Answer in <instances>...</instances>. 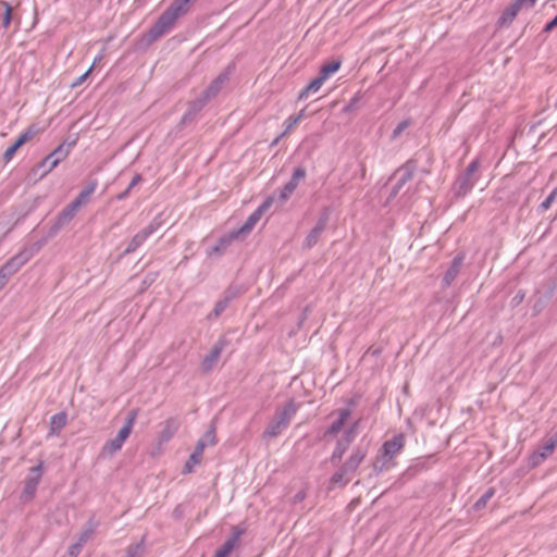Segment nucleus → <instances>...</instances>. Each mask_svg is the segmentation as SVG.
<instances>
[{
  "mask_svg": "<svg viewBox=\"0 0 557 557\" xmlns=\"http://www.w3.org/2000/svg\"><path fill=\"white\" fill-rule=\"evenodd\" d=\"M194 1L195 0H175L174 3L159 17L157 23L144 36L143 40L149 45L168 33L173 27L176 20L188 12Z\"/></svg>",
  "mask_w": 557,
  "mask_h": 557,
  "instance_id": "obj_1",
  "label": "nucleus"
},
{
  "mask_svg": "<svg viewBox=\"0 0 557 557\" xmlns=\"http://www.w3.org/2000/svg\"><path fill=\"white\" fill-rule=\"evenodd\" d=\"M135 420H136V412L133 411L129 414V417L127 418L125 424L119 431L117 435L114 438L108 441L103 445V447H102V454L103 455L112 456V455H114L115 453H117L122 448L123 444L125 443V441L127 440V437L132 433Z\"/></svg>",
  "mask_w": 557,
  "mask_h": 557,
  "instance_id": "obj_2",
  "label": "nucleus"
},
{
  "mask_svg": "<svg viewBox=\"0 0 557 557\" xmlns=\"http://www.w3.org/2000/svg\"><path fill=\"white\" fill-rule=\"evenodd\" d=\"M341 60H333L323 64L319 76L309 83V85L300 92L299 97L306 98L310 92H317L329 77L341 69Z\"/></svg>",
  "mask_w": 557,
  "mask_h": 557,
  "instance_id": "obj_3",
  "label": "nucleus"
},
{
  "mask_svg": "<svg viewBox=\"0 0 557 557\" xmlns=\"http://www.w3.org/2000/svg\"><path fill=\"white\" fill-rule=\"evenodd\" d=\"M42 475V466L41 463L30 468L29 474L24 481V487L21 493V499L23 502H29L34 498L36 494L37 486L41 480Z\"/></svg>",
  "mask_w": 557,
  "mask_h": 557,
  "instance_id": "obj_4",
  "label": "nucleus"
},
{
  "mask_svg": "<svg viewBox=\"0 0 557 557\" xmlns=\"http://www.w3.org/2000/svg\"><path fill=\"white\" fill-rule=\"evenodd\" d=\"M28 259L29 255L22 252L13 257L0 269V289L4 287L8 277L17 272L20 268L28 261Z\"/></svg>",
  "mask_w": 557,
  "mask_h": 557,
  "instance_id": "obj_5",
  "label": "nucleus"
},
{
  "mask_svg": "<svg viewBox=\"0 0 557 557\" xmlns=\"http://www.w3.org/2000/svg\"><path fill=\"white\" fill-rule=\"evenodd\" d=\"M245 533V528L234 527L230 539L216 550L214 557H228L235 546L238 544L240 536Z\"/></svg>",
  "mask_w": 557,
  "mask_h": 557,
  "instance_id": "obj_6",
  "label": "nucleus"
},
{
  "mask_svg": "<svg viewBox=\"0 0 557 557\" xmlns=\"http://www.w3.org/2000/svg\"><path fill=\"white\" fill-rule=\"evenodd\" d=\"M35 135V132L32 129H27L26 132L22 133L18 138L15 140V143L10 146L3 153V161L5 163L10 162L16 151L28 140H30Z\"/></svg>",
  "mask_w": 557,
  "mask_h": 557,
  "instance_id": "obj_7",
  "label": "nucleus"
},
{
  "mask_svg": "<svg viewBox=\"0 0 557 557\" xmlns=\"http://www.w3.org/2000/svg\"><path fill=\"white\" fill-rule=\"evenodd\" d=\"M206 447L207 443L205 440H199L194 453L190 455L189 459L184 466L183 473H191L194 471V468L200 463Z\"/></svg>",
  "mask_w": 557,
  "mask_h": 557,
  "instance_id": "obj_8",
  "label": "nucleus"
},
{
  "mask_svg": "<svg viewBox=\"0 0 557 557\" xmlns=\"http://www.w3.org/2000/svg\"><path fill=\"white\" fill-rule=\"evenodd\" d=\"M178 429V424L174 419H168L161 424V430L158 434V445L162 446L169 442Z\"/></svg>",
  "mask_w": 557,
  "mask_h": 557,
  "instance_id": "obj_9",
  "label": "nucleus"
},
{
  "mask_svg": "<svg viewBox=\"0 0 557 557\" xmlns=\"http://www.w3.org/2000/svg\"><path fill=\"white\" fill-rule=\"evenodd\" d=\"M298 410V406L293 400L287 401L284 406L276 410L274 419L280 421L284 425H288L292 418Z\"/></svg>",
  "mask_w": 557,
  "mask_h": 557,
  "instance_id": "obj_10",
  "label": "nucleus"
},
{
  "mask_svg": "<svg viewBox=\"0 0 557 557\" xmlns=\"http://www.w3.org/2000/svg\"><path fill=\"white\" fill-rule=\"evenodd\" d=\"M222 352V348L219 346H214L210 349L208 355L201 361V370L203 372H209L216 364L220 355Z\"/></svg>",
  "mask_w": 557,
  "mask_h": 557,
  "instance_id": "obj_11",
  "label": "nucleus"
},
{
  "mask_svg": "<svg viewBox=\"0 0 557 557\" xmlns=\"http://www.w3.org/2000/svg\"><path fill=\"white\" fill-rule=\"evenodd\" d=\"M349 417V409H341L338 411V418L332 423V425L326 431L325 435H337L342 431L343 426L345 425Z\"/></svg>",
  "mask_w": 557,
  "mask_h": 557,
  "instance_id": "obj_12",
  "label": "nucleus"
},
{
  "mask_svg": "<svg viewBox=\"0 0 557 557\" xmlns=\"http://www.w3.org/2000/svg\"><path fill=\"white\" fill-rule=\"evenodd\" d=\"M405 438L403 434L395 435L391 441L385 443V457L394 456L404 447Z\"/></svg>",
  "mask_w": 557,
  "mask_h": 557,
  "instance_id": "obj_13",
  "label": "nucleus"
},
{
  "mask_svg": "<svg viewBox=\"0 0 557 557\" xmlns=\"http://www.w3.org/2000/svg\"><path fill=\"white\" fill-rule=\"evenodd\" d=\"M154 232V227L152 225L147 226L146 228L138 232L129 243L127 251H133L137 247H139L152 233Z\"/></svg>",
  "mask_w": 557,
  "mask_h": 557,
  "instance_id": "obj_14",
  "label": "nucleus"
},
{
  "mask_svg": "<svg viewBox=\"0 0 557 557\" xmlns=\"http://www.w3.org/2000/svg\"><path fill=\"white\" fill-rule=\"evenodd\" d=\"M74 145L75 141L70 143L67 146L65 144H61L44 159L41 165H46L48 161H50V159H53L55 156L57 158H61V160L65 159L69 156L71 149L74 147Z\"/></svg>",
  "mask_w": 557,
  "mask_h": 557,
  "instance_id": "obj_15",
  "label": "nucleus"
},
{
  "mask_svg": "<svg viewBox=\"0 0 557 557\" xmlns=\"http://www.w3.org/2000/svg\"><path fill=\"white\" fill-rule=\"evenodd\" d=\"M529 0H516L513 4H511L502 15L500 22L504 24L511 23L517 16L520 8Z\"/></svg>",
  "mask_w": 557,
  "mask_h": 557,
  "instance_id": "obj_16",
  "label": "nucleus"
},
{
  "mask_svg": "<svg viewBox=\"0 0 557 557\" xmlns=\"http://www.w3.org/2000/svg\"><path fill=\"white\" fill-rule=\"evenodd\" d=\"M67 416L65 412H59L50 419V434L58 435L61 430L66 425Z\"/></svg>",
  "mask_w": 557,
  "mask_h": 557,
  "instance_id": "obj_17",
  "label": "nucleus"
},
{
  "mask_svg": "<svg viewBox=\"0 0 557 557\" xmlns=\"http://www.w3.org/2000/svg\"><path fill=\"white\" fill-rule=\"evenodd\" d=\"M96 186H97V183L94 182L87 189L79 193L77 198L72 202V213L77 212L79 207L85 205L88 201L90 195L96 189Z\"/></svg>",
  "mask_w": 557,
  "mask_h": 557,
  "instance_id": "obj_18",
  "label": "nucleus"
},
{
  "mask_svg": "<svg viewBox=\"0 0 557 557\" xmlns=\"http://www.w3.org/2000/svg\"><path fill=\"white\" fill-rule=\"evenodd\" d=\"M324 227H325L324 222H320L310 231V233L308 234V236L306 237V239L304 242V245L306 248H311L319 242V238H320Z\"/></svg>",
  "mask_w": 557,
  "mask_h": 557,
  "instance_id": "obj_19",
  "label": "nucleus"
},
{
  "mask_svg": "<svg viewBox=\"0 0 557 557\" xmlns=\"http://www.w3.org/2000/svg\"><path fill=\"white\" fill-rule=\"evenodd\" d=\"M262 216L260 215V212H257L256 210L248 216L246 222L242 225L239 230H237L238 234L240 236H245L249 234L256 224L260 221Z\"/></svg>",
  "mask_w": 557,
  "mask_h": 557,
  "instance_id": "obj_20",
  "label": "nucleus"
},
{
  "mask_svg": "<svg viewBox=\"0 0 557 557\" xmlns=\"http://www.w3.org/2000/svg\"><path fill=\"white\" fill-rule=\"evenodd\" d=\"M240 235L237 231L231 232L219 239V244L216 247L212 248L211 253H220L227 246H230L235 239H237Z\"/></svg>",
  "mask_w": 557,
  "mask_h": 557,
  "instance_id": "obj_21",
  "label": "nucleus"
},
{
  "mask_svg": "<svg viewBox=\"0 0 557 557\" xmlns=\"http://www.w3.org/2000/svg\"><path fill=\"white\" fill-rule=\"evenodd\" d=\"M348 473V466H344L341 470L335 472L330 480L331 487L334 488L336 486H343L347 484L349 481V479L347 478Z\"/></svg>",
  "mask_w": 557,
  "mask_h": 557,
  "instance_id": "obj_22",
  "label": "nucleus"
},
{
  "mask_svg": "<svg viewBox=\"0 0 557 557\" xmlns=\"http://www.w3.org/2000/svg\"><path fill=\"white\" fill-rule=\"evenodd\" d=\"M461 267V259H455L447 270L444 276V282L446 285H450V283L457 277L459 270Z\"/></svg>",
  "mask_w": 557,
  "mask_h": 557,
  "instance_id": "obj_23",
  "label": "nucleus"
},
{
  "mask_svg": "<svg viewBox=\"0 0 557 557\" xmlns=\"http://www.w3.org/2000/svg\"><path fill=\"white\" fill-rule=\"evenodd\" d=\"M286 428V425L282 424L280 421H277L276 419H273V421L268 425V428L265 429L264 431V436L265 437H275L276 435H278L284 429Z\"/></svg>",
  "mask_w": 557,
  "mask_h": 557,
  "instance_id": "obj_24",
  "label": "nucleus"
},
{
  "mask_svg": "<svg viewBox=\"0 0 557 557\" xmlns=\"http://www.w3.org/2000/svg\"><path fill=\"white\" fill-rule=\"evenodd\" d=\"M297 184H295L293 181H289L281 190L280 198L285 201L287 200L290 195L295 191L297 188Z\"/></svg>",
  "mask_w": 557,
  "mask_h": 557,
  "instance_id": "obj_25",
  "label": "nucleus"
},
{
  "mask_svg": "<svg viewBox=\"0 0 557 557\" xmlns=\"http://www.w3.org/2000/svg\"><path fill=\"white\" fill-rule=\"evenodd\" d=\"M362 459L363 455L360 453H356L349 458V460L344 466H348V471L352 472L360 465Z\"/></svg>",
  "mask_w": 557,
  "mask_h": 557,
  "instance_id": "obj_26",
  "label": "nucleus"
},
{
  "mask_svg": "<svg viewBox=\"0 0 557 557\" xmlns=\"http://www.w3.org/2000/svg\"><path fill=\"white\" fill-rule=\"evenodd\" d=\"M494 488H490L487 490L483 495L482 497L474 504V508L475 509H481L483 508L487 502L494 496Z\"/></svg>",
  "mask_w": 557,
  "mask_h": 557,
  "instance_id": "obj_27",
  "label": "nucleus"
},
{
  "mask_svg": "<svg viewBox=\"0 0 557 557\" xmlns=\"http://www.w3.org/2000/svg\"><path fill=\"white\" fill-rule=\"evenodd\" d=\"M410 125L409 120H404L398 123V125L394 128L392 133V138L397 139Z\"/></svg>",
  "mask_w": 557,
  "mask_h": 557,
  "instance_id": "obj_28",
  "label": "nucleus"
},
{
  "mask_svg": "<svg viewBox=\"0 0 557 557\" xmlns=\"http://www.w3.org/2000/svg\"><path fill=\"white\" fill-rule=\"evenodd\" d=\"M302 112H300L298 115L296 116H289L286 121H285V124H286V129L284 132V135L287 134L288 132H290L298 123L299 121L302 119Z\"/></svg>",
  "mask_w": 557,
  "mask_h": 557,
  "instance_id": "obj_29",
  "label": "nucleus"
},
{
  "mask_svg": "<svg viewBox=\"0 0 557 557\" xmlns=\"http://www.w3.org/2000/svg\"><path fill=\"white\" fill-rule=\"evenodd\" d=\"M226 82V76H219L213 84L209 87V91L216 94L221 86Z\"/></svg>",
  "mask_w": 557,
  "mask_h": 557,
  "instance_id": "obj_30",
  "label": "nucleus"
},
{
  "mask_svg": "<svg viewBox=\"0 0 557 557\" xmlns=\"http://www.w3.org/2000/svg\"><path fill=\"white\" fill-rule=\"evenodd\" d=\"M306 176V170L304 168H297L292 176V180L295 184L298 185L299 181L305 178Z\"/></svg>",
  "mask_w": 557,
  "mask_h": 557,
  "instance_id": "obj_31",
  "label": "nucleus"
},
{
  "mask_svg": "<svg viewBox=\"0 0 557 557\" xmlns=\"http://www.w3.org/2000/svg\"><path fill=\"white\" fill-rule=\"evenodd\" d=\"M273 199L271 197L267 198L257 209V212H260L262 216L265 211H268L272 206Z\"/></svg>",
  "mask_w": 557,
  "mask_h": 557,
  "instance_id": "obj_32",
  "label": "nucleus"
},
{
  "mask_svg": "<svg viewBox=\"0 0 557 557\" xmlns=\"http://www.w3.org/2000/svg\"><path fill=\"white\" fill-rule=\"evenodd\" d=\"M273 199L271 197L267 198L257 209V212H260L262 216L265 211H268L272 206Z\"/></svg>",
  "mask_w": 557,
  "mask_h": 557,
  "instance_id": "obj_33",
  "label": "nucleus"
},
{
  "mask_svg": "<svg viewBox=\"0 0 557 557\" xmlns=\"http://www.w3.org/2000/svg\"><path fill=\"white\" fill-rule=\"evenodd\" d=\"M201 440H205L207 446H213L216 444V437L213 430L208 431Z\"/></svg>",
  "mask_w": 557,
  "mask_h": 557,
  "instance_id": "obj_34",
  "label": "nucleus"
},
{
  "mask_svg": "<svg viewBox=\"0 0 557 557\" xmlns=\"http://www.w3.org/2000/svg\"><path fill=\"white\" fill-rule=\"evenodd\" d=\"M3 4L5 7V12L3 15L2 24L7 28V27H9V25L11 23V7L7 2H3Z\"/></svg>",
  "mask_w": 557,
  "mask_h": 557,
  "instance_id": "obj_35",
  "label": "nucleus"
},
{
  "mask_svg": "<svg viewBox=\"0 0 557 557\" xmlns=\"http://www.w3.org/2000/svg\"><path fill=\"white\" fill-rule=\"evenodd\" d=\"M140 552H141V548L139 545L131 546L127 549L126 557H140Z\"/></svg>",
  "mask_w": 557,
  "mask_h": 557,
  "instance_id": "obj_36",
  "label": "nucleus"
},
{
  "mask_svg": "<svg viewBox=\"0 0 557 557\" xmlns=\"http://www.w3.org/2000/svg\"><path fill=\"white\" fill-rule=\"evenodd\" d=\"M556 194V190L552 191L550 195L545 199V201L542 202L541 207L543 209H548L552 202L554 201Z\"/></svg>",
  "mask_w": 557,
  "mask_h": 557,
  "instance_id": "obj_37",
  "label": "nucleus"
},
{
  "mask_svg": "<svg viewBox=\"0 0 557 557\" xmlns=\"http://www.w3.org/2000/svg\"><path fill=\"white\" fill-rule=\"evenodd\" d=\"M344 448H342L341 446H338L335 451L333 453V456H332V460H341L342 457H343V454H344Z\"/></svg>",
  "mask_w": 557,
  "mask_h": 557,
  "instance_id": "obj_38",
  "label": "nucleus"
},
{
  "mask_svg": "<svg viewBox=\"0 0 557 557\" xmlns=\"http://www.w3.org/2000/svg\"><path fill=\"white\" fill-rule=\"evenodd\" d=\"M76 212L72 213V203L62 212V215L66 220H71Z\"/></svg>",
  "mask_w": 557,
  "mask_h": 557,
  "instance_id": "obj_39",
  "label": "nucleus"
},
{
  "mask_svg": "<svg viewBox=\"0 0 557 557\" xmlns=\"http://www.w3.org/2000/svg\"><path fill=\"white\" fill-rule=\"evenodd\" d=\"M140 181H141L140 174H136L133 177V180H132V182H131V184H129V186L127 188V191H129L132 188H134Z\"/></svg>",
  "mask_w": 557,
  "mask_h": 557,
  "instance_id": "obj_40",
  "label": "nucleus"
},
{
  "mask_svg": "<svg viewBox=\"0 0 557 557\" xmlns=\"http://www.w3.org/2000/svg\"><path fill=\"white\" fill-rule=\"evenodd\" d=\"M60 161H61V158H57V156L53 159H50V161H48L50 164H49L47 172L54 169L60 163Z\"/></svg>",
  "mask_w": 557,
  "mask_h": 557,
  "instance_id": "obj_41",
  "label": "nucleus"
},
{
  "mask_svg": "<svg viewBox=\"0 0 557 557\" xmlns=\"http://www.w3.org/2000/svg\"><path fill=\"white\" fill-rule=\"evenodd\" d=\"M557 26V15L555 16V18L553 21H550L548 24H546L544 30L545 32H550L552 29H554L555 27Z\"/></svg>",
  "mask_w": 557,
  "mask_h": 557,
  "instance_id": "obj_42",
  "label": "nucleus"
},
{
  "mask_svg": "<svg viewBox=\"0 0 557 557\" xmlns=\"http://www.w3.org/2000/svg\"><path fill=\"white\" fill-rule=\"evenodd\" d=\"M92 67L94 66L89 67V70L78 78V82L75 83L74 86L83 83L87 78V76L90 74V72L92 71Z\"/></svg>",
  "mask_w": 557,
  "mask_h": 557,
  "instance_id": "obj_43",
  "label": "nucleus"
},
{
  "mask_svg": "<svg viewBox=\"0 0 557 557\" xmlns=\"http://www.w3.org/2000/svg\"><path fill=\"white\" fill-rule=\"evenodd\" d=\"M476 169H478V162H475V161H474V162H472V163H470V164H469V166H468V173H469V174H471V173L475 172V171H476Z\"/></svg>",
  "mask_w": 557,
  "mask_h": 557,
  "instance_id": "obj_44",
  "label": "nucleus"
},
{
  "mask_svg": "<svg viewBox=\"0 0 557 557\" xmlns=\"http://www.w3.org/2000/svg\"><path fill=\"white\" fill-rule=\"evenodd\" d=\"M411 177L410 173L404 174V176L400 178L401 182H405L406 180H409Z\"/></svg>",
  "mask_w": 557,
  "mask_h": 557,
  "instance_id": "obj_45",
  "label": "nucleus"
},
{
  "mask_svg": "<svg viewBox=\"0 0 557 557\" xmlns=\"http://www.w3.org/2000/svg\"><path fill=\"white\" fill-rule=\"evenodd\" d=\"M129 191L127 189L119 196L120 199L124 198Z\"/></svg>",
  "mask_w": 557,
  "mask_h": 557,
  "instance_id": "obj_46",
  "label": "nucleus"
},
{
  "mask_svg": "<svg viewBox=\"0 0 557 557\" xmlns=\"http://www.w3.org/2000/svg\"><path fill=\"white\" fill-rule=\"evenodd\" d=\"M536 0H529L530 7H533L535 4Z\"/></svg>",
  "mask_w": 557,
  "mask_h": 557,
  "instance_id": "obj_47",
  "label": "nucleus"
}]
</instances>
